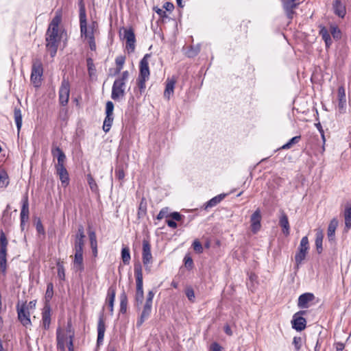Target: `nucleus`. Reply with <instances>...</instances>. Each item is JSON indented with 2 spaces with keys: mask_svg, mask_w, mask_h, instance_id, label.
Instances as JSON below:
<instances>
[{
  "mask_svg": "<svg viewBox=\"0 0 351 351\" xmlns=\"http://www.w3.org/2000/svg\"><path fill=\"white\" fill-rule=\"evenodd\" d=\"M61 21V16L56 15L51 21L46 33V47L53 58L56 56L60 40L58 36V25Z\"/></svg>",
  "mask_w": 351,
  "mask_h": 351,
  "instance_id": "1",
  "label": "nucleus"
},
{
  "mask_svg": "<svg viewBox=\"0 0 351 351\" xmlns=\"http://www.w3.org/2000/svg\"><path fill=\"white\" fill-rule=\"evenodd\" d=\"M129 77V72L123 71L114 82L112 87L111 98L115 101H120L125 95L126 82Z\"/></svg>",
  "mask_w": 351,
  "mask_h": 351,
  "instance_id": "2",
  "label": "nucleus"
},
{
  "mask_svg": "<svg viewBox=\"0 0 351 351\" xmlns=\"http://www.w3.org/2000/svg\"><path fill=\"white\" fill-rule=\"evenodd\" d=\"M134 270L136 284L134 299L136 307L139 308V306L142 304L144 298L142 266L140 263L134 264Z\"/></svg>",
  "mask_w": 351,
  "mask_h": 351,
  "instance_id": "3",
  "label": "nucleus"
},
{
  "mask_svg": "<svg viewBox=\"0 0 351 351\" xmlns=\"http://www.w3.org/2000/svg\"><path fill=\"white\" fill-rule=\"evenodd\" d=\"M80 32L81 36L86 39H90L95 38L94 29L97 25L96 22H93L92 24L87 27L86 14L84 6L82 5L80 9Z\"/></svg>",
  "mask_w": 351,
  "mask_h": 351,
  "instance_id": "4",
  "label": "nucleus"
},
{
  "mask_svg": "<svg viewBox=\"0 0 351 351\" xmlns=\"http://www.w3.org/2000/svg\"><path fill=\"white\" fill-rule=\"evenodd\" d=\"M43 74V67L40 59L33 60L30 80L35 87H39L41 84V77Z\"/></svg>",
  "mask_w": 351,
  "mask_h": 351,
  "instance_id": "5",
  "label": "nucleus"
},
{
  "mask_svg": "<svg viewBox=\"0 0 351 351\" xmlns=\"http://www.w3.org/2000/svg\"><path fill=\"white\" fill-rule=\"evenodd\" d=\"M8 242L5 234L3 231L0 234V267L1 272L5 274L7 268V246Z\"/></svg>",
  "mask_w": 351,
  "mask_h": 351,
  "instance_id": "6",
  "label": "nucleus"
},
{
  "mask_svg": "<svg viewBox=\"0 0 351 351\" xmlns=\"http://www.w3.org/2000/svg\"><path fill=\"white\" fill-rule=\"evenodd\" d=\"M60 104L65 106L67 105L70 95V84L68 80L63 78L59 88Z\"/></svg>",
  "mask_w": 351,
  "mask_h": 351,
  "instance_id": "7",
  "label": "nucleus"
},
{
  "mask_svg": "<svg viewBox=\"0 0 351 351\" xmlns=\"http://www.w3.org/2000/svg\"><path fill=\"white\" fill-rule=\"evenodd\" d=\"M152 259L153 258L151 252V245L148 241L143 240L142 260L146 271H150L149 265L152 263Z\"/></svg>",
  "mask_w": 351,
  "mask_h": 351,
  "instance_id": "8",
  "label": "nucleus"
},
{
  "mask_svg": "<svg viewBox=\"0 0 351 351\" xmlns=\"http://www.w3.org/2000/svg\"><path fill=\"white\" fill-rule=\"evenodd\" d=\"M18 319L21 324L25 327L32 324L30 320V313L26 304L24 303L21 306L18 304L16 306Z\"/></svg>",
  "mask_w": 351,
  "mask_h": 351,
  "instance_id": "9",
  "label": "nucleus"
},
{
  "mask_svg": "<svg viewBox=\"0 0 351 351\" xmlns=\"http://www.w3.org/2000/svg\"><path fill=\"white\" fill-rule=\"evenodd\" d=\"M306 313L305 311H300L295 313L291 320L292 328L297 331H302L305 329L306 321L302 315Z\"/></svg>",
  "mask_w": 351,
  "mask_h": 351,
  "instance_id": "10",
  "label": "nucleus"
},
{
  "mask_svg": "<svg viewBox=\"0 0 351 351\" xmlns=\"http://www.w3.org/2000/svg\"><path fill=\"white\" fill-rule=\"evenodd\" d=\"M151 57V55L147 53L144 56V57L141 59L139 65V75L138 77H145L149 79L150 72L149 69V58Z\"/></svg>",
  "mask_w": 351,
  "mask_h": 351,
  "instance_id": "11",
  "label": "nucleus"
},
{
  "mask_svg": "<svg viewBox=\"0 0 351 351\" xmlns=\"http://www.w3.org/2000/svg\"><path fill=\"white\" fill-rule=\"evenodd\" d=\"M84 238H85V234H84V228L82 226H80L78 228L77 233L75 235V243H74L75 252H83V247L84 245Z\"/></svg>",
  "mask_w": 351,
  "mask_h": 351,
  "instance_id": "12",
  "label": "nucleus"
},
{
  "mask_svg": "<svg viewBox=\"0 0 351 351\" xmlns=\"http://www.w3.org/2000/svg\"><path fill=\"white\" fill-rule=\"evenodd\" d=\"M124 38L126 39V48L131 52L135 49V35L132 29H125L124 30Z\"/></svg>",
  "mask_w": 351,
  "mask_h": 351,
  "instance_id": "13",
  "label": "nucleus"
},
{
  "mask_svg": "<svg viewBox=\"0 0 351 351\" xmlns=\"http://www.w3.org/2000/svg\"><path fill=\"white\" fill-rule=\"evenodd\" d=\"M152 310V304L145 303L140 317L137 319L136 326L140 327L151 315Z\"/></svg>",
  "mask_w": 351,
  "mask_h": 351,
  "instance_id": "14",
  "label": "nucleus"
},
{
  "mask_svg": "<svg viewBox=\"0 0 351 351\" xmlns=\"http://www.w3.org/2000/svg\"><path fill=\"white\" fill-rule=\"evenodd\" d=\"M56 173L58 175L61 181L62 185L64 187H66L69 184V173L64 165L55 166Z\"/></svg>",
  "mask_w": 351,
  "mask_h": 351,
  "instance_id": "15",
  "label": "nucleus"
},
{
  "mask_svg": "<svg viewBox=\"0 0 351 351\" xmlns=\"http://www.w3.org/2000/svg\"><path fill=\"white\" fill-rule=\"evenodd\" d=\"M261 210L257 209L254 212L250 218L252 231L256 233L261 228Z\"/></svg>",
  "mask_w": 351,
  "mask_h": 351,
  "instance_id": "16",
  "label": "nucleus"
},
{
  "mask_svg": "<svg viewBox=\"0 0 351 351\" xmlns=\"http://www.w3.org/2000/svg\"><path fill=\"white\" fill-rule=\"evenodd\" d=\"M42 321L43 328L49 329L51 323V307L49 304H45L42 312Z\"/></svg>",
  "mask_w": 351,
  "mask_h": 351,
  "instance_id": "17",
  "label": "nucleus"
},
{
  "mask_svg": "<svg viewBox=\"0 0 351 351\" xmlns=\"http://www.w3.org/2000/svg\"><path fill=\"white\" fill-rule=\"evenodd\" d=\"M106 331V325L104 319L103 315H101L98 319L97 323V344L102 343L104 338V334Z\"/></svg>",
  "mask_w": 351,
  "mask_h": 351,
  "instance_id": "18",
  "label": "nucleus"
},
{
  "mask_svg": "<svg viewBox=\"0 0 351 351\" xmlns=\"http://www.w3.org/2000/svg\"><path fill=\"white\" fill-rule=\"evenodd\" d=\"M51 154L53 157L56 158L58 160V162L55 166L64 165L66 156L59 147H53L51 149Z\"/></svg>",
  "mask_w": 351,
  "mask_h": 351,
  "instance_id": "19",
  "label": "nucleus"
},
{
  "mask_svg": "<svg viewBox=\"0 0 351 351\" xmlns=\"http://www.w3.org/2000/svg\"><path fill=\"white\" fill-rule=\"evenodd\" d=\"M21 221H27L29 219V201L28 196L25 195L22 199V208L20 214Z\"/></svg>",
  "mask_w": 351,
  "mask_h": 351,
  "instance_id": "20",
  "label": "nucleus"
},
{
  "mask_svg": "<svg viewBox=\"0 0 351 351\" xmlns=\"http://www.w3.org/2000/svg\"><path fill=\"white\" fill-rule=\"evenodd\" d=\"M338 100L339 110L341 113H343L345 112L346 105V90L343 86H339L338 88Z\"/></svg>",
  "mask_w": 351,
  "mask_h": 351,
  "instance_id": "21",
  "label": "nucleus"
},
{
  "mask_svg": "<svg viewBox=\"0 0 351 351\" xmlns=\"http://www.w3.org/2000/svg\"><path fill=\"white\" fill-rule=\"evenodd\" d=\"M314 295L311 293H305L299 296L298 306L301 308H308V303L313 301Z\"/></svg>",
  "mask_w": 351,
  "mask_h": 351,
  "instance_id": "22",
  "label": "nucleus"
},
{
  "mask_svg": "<svg viewBox=\"0 0 351 351\" xmlns=\"http://www.w3.org/2000/svg\"><path fill=\"white\" fill-rule=\"evenodd\" d=\"M116 295V288L111 286L108 288L107 292L106 302L108 303V308L111 314L113 313L114 302Z\"/></svg>",
  "mask_w": 351,
  "mask_h": 351,
  "instance_id": "23",
  "label": "nucleus"
},
{
  "mask_svg": "<svg viewBox=\"0 0 351 351\" xmlns=\"http://www.w3.org/2000/svg\"><path fill=\"white\" fill-rule=\"evenodd\" d=\"M345 230L348 231L351 228V204L347 203L344 210Z\"/></svg>",
  "mask_w": 351,
  "mask_h": 351,
  "instance_id": "24",
  "label": "nucleus"
},
{
  "mask_svg": "<svg viewBox=\"0 0 351 351\" xmlns=\"http://www.w3.org/2000/svg\"><path fill=\"white\" fill-rule=\"evenodd\" d=\"M323 239H324L323 231L320 229H317L316 234H315V247H316V250L318 254H321L323 251V247H322Z\"/></svg>",
  "mask_w": 351,
  "mask_h": 351,
  "instance_id": "25",
  "label": "nucleus"
},
{
  "mask_svg": "<svg viewBox=\"0 0 351 351\" xmlns=\"http://www.w3.org/2000/svg\"><path fill=\"white\" fill-rule=\"evenodd\" d=\"M334 12L338 16L343 18L346 15V10L344 5L339 0H335L333 3Z\"/></svg>",
  "mask_w": 351,
  "mask_h": 351,
  "instance_id": "26",
  "label": "nucleus"
},
{
  "mask_svg": "<svg viewBox=\"0 0 351 351\" xmlns=\"http://www.w3.org/2000/svg\"><path fill=\"white\" fill-rule=\"evenodd\" d=\"M338 226V220L333 218L329 223L327 234L329 241H332L335 239V230Z\"/></svg>",
  "mask_w": 351,
  "mask_h": 351,
  "instance_id": "27",
  "label": "nucleus"
},
{
  "mask_svg": "<svg viewBox=\"0 0 351 351\" xmlns=\"http://www.w3.org/2000/svg\"><path fill=\"white\" fill-rule=\"evenodd\" d=\"M176 80L173 79H167L166 83L165 90L164 91V97L167 99H170V97L173 93L174 86Z\"/></svg>",
  "mask_w": 351,
  "mask_h": 351,
  "instance_id": "28",
  "label": "nucleus"
},
{
  "mask_svg": "<svg viewBox=\"0 0 351 351\" xmlns=\"http://www.w3.org/2000/svg\"><path fill=\"white\" fill-rule=\"evenodd\" d=\"M279 224L282 228L283 234L286 236L289 235L290 230L289 223L287 215L284 213L280 217Z\"/></svg>",
  "mask_w": 351,
  "mask_h": 351,
  "instance_id": "29",
  "label": "nucleus"
},
{
  "mask_svg": "<svg viewBox=\"0 0 351 351\" xmlns=\"http://www.w3.org/2000/svg\"><path fill=\"white\" fill-rule=\"evenodd\" d=\"M57 347L58 349L64 351L65 350V343L67 339V337L64 334L61 332V330L58 328L57 330Z\"/></svg>",
  "mask_w": 351,
  "mask_h": 351,
  "instance_id": "30",
  "label": "nucleus"
},
{
  "mask_svg": "<svg viewBox=\"0 0 351 351\" xmlns=\"http://www.w3.org/2000/svg\"><path fill=\"white\" fill-rule=\"evenodd\" d=\"M226 197V194H219L212 199H210L209 201H208L205 205L204 208L207 209L208 208H212L217 205L219 203H220Z\"/></svg>",
  "mask_w": 351,
  "mask_h": 351,
  "instance_id": "31",
  "label": "nucleus"
},
{
  "mask_svg": "<svg viewBox=\"0 0 351 351\" xmlns=\"http://www.w3.org/2000/svg\"><path fill=\"white\" fill-rule=\"evenodd\" d=\"M73 263H74L75 267L77 270L82 271L84 269L83 252H75Z\"/></svg>",
  "mask_w": 351,
  "mask_h": 351,
  "instance_id": "32",
  "label": "nucleus"
},
{
  "mask_svg": "<svg viewBox=\"0 0 351 351\" xmlns=\"http://www.w3.org/2000/svg\"><path fill=\"white\" fill-rule=\"evenodd\" d=\"M14 121L17 128L18 134L20 132L22 127V113L21 110L19 108H15L14 110Z\"/></svg>",
  "mask_w": 351,
  "mask_h": 351,
  "instance_id": "33",
  "label": "nucleus"
},
{
  "mask_svg": "<svg viewBox=\"0 0 351 351\" xmlns=\"http://www.w3.org/2000/svg\"><path fill=\"white\" fill-rule=\"evenodd\" d=\"M128 306V296L125 292L123 291L120 294V313H125L127 311Z\"/></svg>",
  "mask_w": 351,
  "mask_h": 351,
  "instance_id": "34",
  "label": "nucleus"
},
{
  "mask_svg": "<svg viewBox=\"0 0 351 351\" xmlns=\"http://www.w3.org/2000/svg\"><path fill=\"white\" fill-rule=\"evenodd\" d=\"M319 34L322 36V38L324 40L326 46L331 43L330 35L325 27H321L319 30Z\"/></svg>",
  "mask_w": 351,
  "mask_h": 351,
  "instance_id": "35",
  "label": "nucleus"
},
{
  "mask_svg": "<svg viewBox=\"0 0 351 351\" xmlns=\"http://www.w3.org/2000/svg\"><path fill=\"white\" fill-rule=\"evenodd\" d=\"M130 252L128 247H123L121 250V259L125 265H128L130 261Z\"/></svg>",
  "mask_w": 351,
  "mask_h": 351,
  "instance_id": "36",
  "label": "nucleus"
},
{
  "mask_svg": "<svg viewBox=\"0 0 351 351\" xmlns=\"http://www.w3.org/2000/svg\"><path fill=\"white\" fill-rule=\"evenodd\" d=\"M307 253L304 251H298L296 252L295 255V261L297 268H299L300 265L302 264V261L305 259Z\"/></svg>",
  "mask_w": 351,
  "mask_h": 351,
  "instance_id": "37",
  "label": "nucleus"
},
{
  "mask_svg": "<svg viewBox=\"0 0 351 351\" xmlns=\"http://www.w3.org/2000/svg\"><path fill=\"white\" fill-rule=\"evenodd\" d=\"M53 295V285L52 282H49L47 285V290L45 293V304H49L50 300Z\"/></svg>",
  "mask_w": 351,
  "mask_h": 351,
  "instance_id": "38",
  "label": "nucleus"
},
{
  "mask_svg": "<svg viewBox=\"0 0 351 351\" xmlns=\"http://www.w3.org/2000/svg\"><path fill=\"white\" fill-rule=\"evenodd\" d=\"M113 119L114 118H113L112 115H111V116L106 115V117L104 121V124H103V130L105 132H108L110 131L112 124V122H113Z\"/></svg>",
  "mask_w": 351,
  "mask_h": 351,
  "instance_id": "39",
  "label": "nucleus"
},
{
  "mask_svg": "<svg viewBox=\"0 0 351 351\" xmlns=\"http://www.w3.org/2000/svg\"><path fill=\"white\" fill-rule=\"evenodd\" d=\"M298 250L308 253L309 250V242L307 236L303 237L302 238L300 245L298 247Z\"/></svg>",
  "mask_w": 351,
  "mask_h": 351,
  "instance_id": "40",
  "label": "nucleus"
},
{
  "mask_svg": "<svg viewBox=\"0 0 351 351\" xmlns=\"http://www.w3.org/2000/svg\"><path fill=\"white\" fill-rule=\"evenodd\" d=\"M115 176L119 180H123L125 178V168L123 165H119L115 169Z\"/></svg>",
  "mask_w": 351,
  "mask_h": 351,
  "instance_id": "41",
  "label": "nucleus"
},
{
  "mask_svg": "<svg viewBox=\"0 0 351 351\" xmlns=\"http://www.w3.org/2000/svg\"><path fill=\"white\" fill-rule=\"evenodd\" d=\"M147 206V201H146L145 198L142 197V199L140 202V204H139V206H138V215L139 217L143 216L146 214Z\"/></svg>",
  "mask_w": 351,
  "mask_h": 351,
  "instance_id": "42",
  "label": "nucleus"
},
{
  "mask_svg": "<svg viewBox=\"0 0 351 351\" xmlns=\"http://www.w3.org/2000/svg\"><path fill=\"white\" fill-rule=\"evenodd\" d=\"M301 139V136H295L291 138L287 143L283 145L281 147L282 149H290L294 144L298 143Z\"/></svg>",
  "mask_w": 351,
  "mask_h": 351,
  "instance_id": "43",
  "label": "nucleus"
},
{
  "mask_svg": "<svg viewBox=\"0 0 351 351\" xmlns=\"http://www.w3.org/2000/svg\"><path fill=\"white\" fill-rule=\"evenodd\" d=\"M125 58L123 56H117L115 59V63L117 65L116 68V73H119L121 69H123V64L125 63Z\"/></svg>",
  "mask_w": 351,
  "mask_h": 351,
  "instance_id": "44",
  "label": "nucleus"
},
{
  "mask_svg": "<svg viewBox=\"0 0 351 351\" xmlns=\"http://www.w3.org/2000/svg\"><path fill=\"white\" fill-rule=\"evenodd\" d=\"M147 78L138 77L137 79V86L140 91V94L145 91V82L147 80Z\"/></svg>",
  "mask_w": 351,
  "mask_h": 351,
  "instance_id": "45",
  "label": "nucleus"
},
{
  "mask_svg": "<svg viewBox=\"0 0 351 351\" xmlns=\"http://www.w3.org/2000/svg\"><path fill=\"white\" fill-rule=\"evenodd\" d=\"M8 176L5 171L0 172V187H5L8 184Z\"/></svg>",
  "mask_w": 351,
  "mask_h": 351,
  "instance_id": "46",
  "label": "nucleus"
},
{
  "mask_svg": "<svg viewBox=\"0 0 351 351\" xmlns=\"http://www.w3.org/2000/svg\"><path fill=\"white\" fill-rule=\"evenodd\" d=\"M58 267V276L60 280H64L65 278L64 267L62 263L58 262L57 263Z\"/></svg>",
  "mask_w": 351,
  "mask_h": 351,
  "instance_id": "47",
  "label": "nucleus"
},
{
  "mask_svg": "<svg viewBox=\"0 0 351 351\" xmlns=\"http://www.w3.org/2000/svg\"><path fill=\"white\" fill-rule=\"evenodd\" d=\"M87 181L92 191L97 190V184L90 174L87 175Z\"/></svg>",
  "mask_w": 351,
  "mask_h": 351,
  "instance_id": "48",
  "label": "nucleus"
},
{
  "mask_svg": "<svg viewBox=\"0 0 351 351\" xmlns=\"http://www.w3.org/2000/svg\"><path fill=\"white\" fill-rule=\"evenodd\" d=\"M169 217V208L167 207H165L160 210L156 218H157V219L160 220L163 218H167Z\"/></svg>",
  "mask_w": 351,
  "mask_h": 351,
  "instance_id": "49",
  "label": "nucleus"
},
{
  "mask_svg": "<svg viewBox=\"0 0 351 351\" xmlns=\"http://www.w3.org/2000/svg\"><path fill=\"white\" fill-rule=\"evenodd\" d=\"M114 104L112 101H108L106 104V115L113 116Z\"/></svg>",
  "mask_w": 351,
  "mask_h": 351,
  "instance_id": "50",
  "label": "nucleus"
},
{
  "mask_svg": "<svg viewBox=\"0 0 351 351\" xmlns=\"http://www.w3.org/2000/svg\"><path fill=\"white\" fill-rule=\"evenodd\" d=\"M293 344L294 345L296 351H299L302 344V338L300 337H294L293 339Z\"/></svg>",
  "mask_w": 351,
  "mask_h": 351,
  "instance_id": "51",
  "label": "nucleus"
},
{
  "mask_svg": "<svg viewBox=\"0 0 351 351\" xmlns=\"http://www.w3.org/2000/svg\"><path fill=\"white\" fill-rule=\"evenodd\" d=\"M185 294L191 302H194L195 299V293L192 287H187L185 290Z\"/></svg>",
  "mask_w": 351,
  "mask_h": 351,
  "instance_id": "52",
  "label": "nucleus"
},
{
  "mask_svg": "<svg viewBox=\"0 0 351 351\" xmlns=\"http://www.w3.org/2000/svg\"><path fill=\"white\" fill-rule=\"evenodd\" d=\"M193 247L194 251H195L198 254L203 252V247L201 243L197 239L193 241Z\"/></svg>",
  "mask_w": 351,
  "mask_h": 351,
  "instance_id": "53",
  "label": "nucleus"
},
{
  "mask_svg": "<svg viewBox=\"0 0 351 351\" xmlns=\"http://www.w3.org/2000/svg\"><path fill=\"white\" fill-rule=\"evenodd\" d=\"M88 236L90 239V247L97 245V237L95 232L94 231H90L88 233Z\"/></svg>",
  "mask_w": 351,
  "mask_h": 351,
  "instance_id": "54",
  "label": "nucleus"
},
{
  "mask_svg": "<svg viewBox=\"0 0 351 351\" xmlns=\"http://www.w3.org/2000/svg\"><path fill=\"white\" fill-rule=\"evenodd\" d=\"M169 217H171L172 219V220L173 221H180L182 219V218L184 217L183 215H182L181 214H180L178 212H173L169 214Z\"/></svg>",
  "mask_w": 351,
  "mask_h": 351,
  "instance_id": "55",
  "label": "nucleus"
},
{
  "mask_svg": "<svg viewBox=\"0 0 351 351\" xmlns=\"http://www.w3.org/2000/svg\"><path fill=\"white\" fill-rule=\"evenodd\" d=\"M154 295H155V292H154V291H152V290L149 291L147 294L146 300H145V303L152 304Z\"/></svg>",
  "mask_w": 351,
  "mask_h": 351,
  "instance_id": "56",
  "label": "nucleus"
},
{
  "mask_svg": "<svg viewBox=\"0 0 351 351\" xmlns=\"http://www.w3.org/2000/svg\"><path fill=\"white\" fill-rule=\"evenodd\" d=\"M199 47H191V49L187 51V56L189 57H194L196 55H197V53H199Z\"/></svg>",
  "mask_w": 351,
  "mask_h": 351,
  "instance_id": "57",
  "label": "nucleus"
},
{
  "mask_svg": "<svg viewBox=\"0 0 351 351\" xmlns=\"http://www.w3.org/2000/svg\"><path fill=\"white\" fill-rule=\"evenodd\" d=\"M330 33L332 34L334 38H338L340 36V31L337 27H331Z\"/></svg>",
  "mask_w": 351,
  "mask_h": 351,
  "instance_id": "58",
  "label": "nucleus"
},
{
  "mask_svg": "<svg viewBox=\"0 0 351 351\" xmlns=\"http://www.w3.org/2000/svg\"><path fill=\"white\" fill-rule=\"evenodd\" d=\"M154 11L162 18L167 17L166 11L158 7L154 8Z\"/></svg>",
  "mask_w": 351,
  "mask_h": 351,
  "instance_id": "59",
  "label": "nucleus"
},
{
  "mask_svg": "<svg viewBox=\"0 0 351 351\" xmlns=\"http://www.w3.org/2000/svg\"><path fill=\"white\" fill-rule=\"evenodd\" d=\"M221 346L217 342H214L210 345V350L212 351H221Z\"/></svg>",
  "mask_w": 351,
  "mask_h": 351,
  "instance_id": "60",
  "label": "nucleus"
},
{
  "mask_svg": "<svg viewBox=\"0 0 351 351\" xmlns=\"http://www.w3.org/2000/svg\"><path fill=\"white\" fill-rule=\"evenodd\" d=\"M163 8H165L166 11L171 12L174 9V5L171 2H166L163 5Z\"/></svg>",
  "mask_w": 351,
  "mask_h": 351,
  "instance_id": "61",
  "label": "nucleus"
},
{
  "mask_svg": "<svg viewBox=\"0 0 351 351\" xmlns=\"http://www.w3.org/2000/svg\"><path fill=\"white\" fill-rule=\"evenodd\" d=\"M88 43L89 44V47L91 51H95L96 50V44L95 41V38H92L88 40Z\"/></svg>",
  "mask_w": 351,
  "mask_h": 351,
  "instance_id": "62",
  "label": "nucleus"
},
{
  "mask_svg": "<svg viewBox=\"0 0 351 351\" xmlns=\"http://www.w3.org/2000/svg\"><path fill=\"white\" fill-rule=\"evenodd\" d=\"M166 223L169 227L172 228H176L178 226L177 223L172 219H167Z\"/></svg>",
  "mask_w": 351,
  "mask_h": 351,
  "instance_id": "63",
  "label": "nucleus"
},
{
  "mask_svg": "<svg viewBox=\"0 0 351 351\" xmlns=\"http://www.w3.org/2000/svg\"><path fill=\"white\" fill-rule=\"evenodd\" d=\"M36 230L39 233H41V234L45 233L44 228L40 221H38V223H36Z\"/></svg>",
  "mask_w": 351,
  "mask_h": 351,
  "instance_id": "64",
  "label": "nucleus"
}]
</instances>
